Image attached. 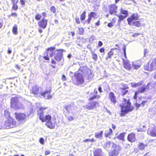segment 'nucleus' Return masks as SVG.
I'll use <instances>...</instances> for the list:
<instances>
[{"instance_id":"nucleus-1","label":"nucleus","mask_w":156,"mask_h":156,"mask_svg":"<svg viewBox=\"0 0 156 156\" xmlns=\"http://www.w3.org/2000/svg\"><path fill=\"white\" fill-rule=\"evenodd\" d=\"M46 108L41 107L37 111V114L39 116V119L42 122H46V125L47 127L50 129H54L55 127V124L52 123L51 120V116L49 115H45L44 111Z\"/></svg>"},{"instance_id":"nucleus-2","label":"nucleus","mask_w":156,"mask_h":156,"mask_svg":"<svg viewBox=\"0 0 156 156\" xmlns=\"http://www.w3.org/2000/svg\"><path fill=\"white\" fill-rule=\"evenodd\" d=\"M122 104L120 105L121 108V115L123 114L125 115L127 112L131 111L132 109L131 107V103L129 101H127L125 99H124Z\"/></svg>"},{"instance_id":"nucleus-3","label":"nucleus","mask_w":156,"mask_h":156,"mask_svg":"<svg viewBox=\"0 0 156 156\" xmlns=\"http://www.w3.org/2000/svg\"><path fill=\"white\" fill-rule=\"evenodd\" d=\"M16 123L15 120L12 117H9L5 120L3 125V128L9 129L12 128L16 126Z\"/></svg>"},{"instance_id":"nucleus-4","label":"nucleus","mask_w":156,"mask_h":156,"mask_svg":"<svg viewBox=\"0 0 156 156\" xmlns=\"http://www.w3.org/2000/svg\"><path fill=\"white\" fill-rule=\"evenodd\" d=\"M20 98L15 97L12 98L11 100V106L15 109H17L22 107V104L19 102Z\"/></svg>"},{"instance_id":"nucleus-5","label":"nucleus","mask_w":156,"mask_h":156,"mask_svg":"<svg viewBox=\"0 0 156 156\" xmlns=\"http://www.w3.org/2000/svg\"><path fill=\"white\" fill-rule=\"evenodd\" d=\"M75 78L73 80V83L75 84H81L84 82V77L82 75L78 73H75L74 74Z\"/></svg>"},{"instance_id":"nucleus-6","label":"nucleus","mask_w":156,"mask_h":156,"mask_svg":"<svg viewBox=\"0 0 156 156\" xmlns=\"http://www.w3.org/2000/svg\"><path fill=\"white\" fill-rule=\"evenodd\" d=\"M15 115L16 119L20 123H24L26 119L29 117V115L24 113H15Z\"/></svg>"},{"instance_id":"nucleus-7","label":"nucleus","mask_w":156,"mask_h":156,"mask_svg":"<svg viewBox=\"0 0 156 156\" xmlns=\"http://www.w3.org/2000/svg\"><path fill=\"white\" fill-rule=\"evenodd\" d=\"M80 70L82 71L83 73L84 72V70H85V74H84V75L87 79L90 80L93 77V76L92 74L90 69L85 67H81L80 69Z\"/></svg>"},{"instance_id":"nucleus-8","label":"nucleus","mask_w":156,"mask_h":156,"mask_svg":"<svg viewBox=\"0 0 156 156\" xmlns=\"http://www.w3.org/2000/svg\"><path fill=\"white\" fill-rule=\"evenodd\" d=\"M144 69L151 71L156 69V58L152 60L150 64H147L144 67Z\"/></svg>"},{"instance_id":"nucleus-9","label":"nucleus","mask_w":156,"mask_h":156,"mask_svg":"<svg viewBox=\"0 0 156 156\" xmlns=\"http://www.w3.org/2000/svg\"><path fill=\"white\" fill-rule=\"evenodd\" d=\"M63 49H59L55 50L54 52V58L57 61L59 62L63 58Z\"/></svg>"},{"instance_id":"nucleus-10","label":"nucleus","mask_w":156,"mask_h":156,"mask_svg":"<svg viewBox=\"0 0 156 156\" xmlns=\"http://www.w3.org/2000/svg\"><path fill=\"white\" fill-rule=\"evenodd\" d=\"M64 108L68 113L74 114L76 112L75 110H76L77 107L74 104H71L64 106Z\"/></svg>"},{"instance_id":"nucleus-11","label":"nucleus","mask_w":156,"mask_h":156,"mask_svg":"<svg viewBox=\"0 0 156 156\" xmlns=\"http://www.w3.org/2000/svg\"><path fill=\"white\" fill-rule=\"evenodd\" d=\"M121 148L120 146L116 145L112 148V151L109 153L110 156H117L120 151Z\"/></svg>"},{"instance_id":"nucleus-12","label":"nucleus","mask_w":156,"mask_h":156,"mask_svg":"<svg viewBox=\"0 0 156 156\" xmlns=\"http://www.w3.org/2000/svg\"><path fill=\"white\" fill-rule=\"evenodd\" d=\"M42 89L38 86H34L32 87L31 92L36 96H40L41 94Z\"/></svg>"},{"instance_id":"nucleus-13","label":"nucleus","mask_w":156,"mask_h":156,"mask_svg":"<svg viewBox=\"0 0 156 156\" xmlns=\"http://www.w3.org/2000/svg\"><path fill=\"white\" fill-rule=\"evenodd\" d=\"M148 135L153 137H156V128L154 125L150 124L147 131Z\"/></svg>"},{"instance_id":"nucleus-14","label":"nucleus","mask_w":156,"mask_h":156,"mask_svg":"<svg viewBox=\"0 0 156 156\" xmlns=\"http://www.w3.org/2000/svg\"><path fill=\"white\" fill-rule=\"evenodd\" d=\"M139 19V16L137 13H134L133 14L130 16L127 19V21L128 24L131 25L132 22L133 20L136 21L138 20Z\"/></svg>"},{"instance_id":"nucleus-15","label":"nucleus","mask_w":156,"mask_h":156,"mask_svg":"<svg viewBox=\"0 0 156 156\" xmlns=\"http://www.w3.org/2000/svg\"><path fill=\"white\" fill-rule=\"evenodd\" d=\"M99 104L98 102H93L91 103H89L88 105L84 106V107L85 108H87L90 110L95 108Z\"/></svg>"},{"instance_id":"nucleus-16","label":"nucleus","mask_w":156,"mask_h":156,"mask_svg":"<svg viewBox=\"0 0 156 156\" xmlns=\"http://www.w3.org/2000/svg\"><path fill=\"white\" fill-rule=\"evenodd\" d=\"M50 89L46 90L44 92L42 91L41 95L42 96L46 99H49L52 97V96L50 94L51 93Z\"/></svg>"},{"instance_id":"nucleus-17","label":"nucleus","mask_w":156,"mask_h":156,"mask_svg":"<svg viewBox=\"0 0 156 156\" xmlns=\"http://www.w3.org/2000/svg\"><path fill=\"white\" fill-rule=\"evenodd\" d=\"M47 20L45 18H43L41 21L38 22V24L39 27L45 29L47 24Z\"/></svg>"},{"instance_id":"nucleus-18","label":"nucleus","mask_w":156,"mask_h":156,"mask_svg":"<svg viewBox=\"0 0 156 156\" xmlns=\"http://www.w3.org/2000/svg\"><path fill=\"white\" fill-rule=\"evenodd\" d=\"M117 7L115 5H112L109 6V13L111 15L115 14L116 13V10Z\"/></svg>"},{"instance_id":"nucleus-19","label":"nucleus","mask_w":156,"mask_h":156,"mask_svg":"<svg viewBox=\"0 0 156 156\" xmlns=\"http://www.w3.org/2000/svg\"><path fill=\"white\" fill-rule=\"evenodd\" d=\"M141 66V62L140 61H136L132 62V69H137L139 68Z\"/></svg>"},{"instance_id":"nucleus-20","label":"nucleus","mask_w":156,"mask_h":156,"mask_svg":"<svg viewBox=\"0 0 156 156\" xmlns=\"http://www.w3.org/2000/svg\"><path fill=\"white\" fill-rule=\"evenodd\" d=\"M55 48V47H53L48 49L46 53L47 54L48 56L49 55L50 57H51L54 55H55L54 52L55 51L54 50Z\"/></svg>"},{"instance_id":"nucleus-21","label":"nucleus","mask_w":156,"mask_h":156,"mask_svg":"<svg viewBox=\"0 0 156 156\" xmlns=\"http://www.w3.org/2000/svg\"><path fill=\"white\" fill-rule=\"evenodd\" d=\"M124 68L127 69L131 70L132 69V66L129 62V61L123 59Z\"/></svg>"},{"instance_id":"nucleus-22","label":"nucleus","mask_w":156,"mask_h":156,"mask_svg":"<svg viewBox=\"0 0 156 156\" xmlns=\"http://www.w3.org/2000/svg\"><path fill=\"white\" fill-rule=\"evenodd\" d=\"M88 18L87 20V23L89 24L90 23L92 18H94V19L96 18V13L94 12H92L88 14Z\"/></svg>"},{"instance_id":"nucleus-23","label":"nucleus","mask_w":156,"mask_h":156,"mask_svg":"<svg viewBox=\"0 0 156 156\" xmlns=\"http://www.w3.org/2000/svg\"><path fill=\"white\" fill-rule=\"evenodd\" d=\"M94 156H103L102 151L101 149L96 148L93 151Z\"/></svg>"},{"instance_id":"nucleus-24","label":"nucleus","mask_w":156,"mask_h":156,"mask_svg":"<svg viewBox=\"0 0 156 156\" xmlns=\"http://www.w3.org/2000/svg\"><path fill=\"white\" fill-rule=\"evenodd\" d=\"M109 98L110 101L112 102L114 104L116 103V98L113 92H111L109 93Z\"/></svg>"},{"instance_id":"nucleus-25","label":"nucleus","mask_w":156,"mask_h":156,"mask_svg":"<svg viewBox=\"0 0 156 156\" xmlns=\"http://www.w3.org/2000/svg\"><path fill=\"white\" fill-rule=\"evenodd\" d=\"M128 140L131 142H133L136 140L135 136L134 133H132L129 134L128 137Z\"/></svg>"},{"instance_id":"nucleus-26","label":"nucleus","mask_w":156,"mask_h":156,"mask_svg":"<svg viewBox=\"0 0 156 156\" xmlns=\"http://www.w3.org/2000/svg\"><path fill=\"white\" fill-rule=\"evenodd\" d=\"M115 144H114L113 142L110 141L107 142L104 147V148L106 149H108L110 147H112V148L113 147Z\"/></svg>"},{"instance_id":"nucleus-27","label":"nucleus","mask_w":156,"mask_h":156,"mask_svg":"<svg viewBox=\"0 0 156 156\" xmlns=\"http://www.w3.org/2000/svg\"><path fill=\"white\" fill-rule=\"evenodd\" d=\"M147 86H146L144 85L138 88V91L139 93H143L144 92L146 91L147 89Z\"/></svg>"},{"instance_id":"nucleus-28","label":"nucleus","mask_w":156,"mask_h":156,"mask_svg":"<svg viewBox=\"0 0 156 156\" xmlns=\"http://www.w3.org/2000/svg\"><path fill=\"white\" fill-rule=\"evenodd\" d=\"M103 134V131H98L95 133V137L96 138H101L102 137Z\"/></svg>"},{"instance_id":"nucleus-29","label":"nucleus","mask_w":156,"mask_h":156,"mask_svg":"<svg viewBox=\"0 0 156 156\" xmlns=\"http://www.w3.org/2000/svg\"><path fill=\"white\" fill-rule=\"evenodd\" d=\"M98 93V91L96 89H95L94 90V94L93 96L92 97H91L89 99L90 100H93L94 99L96 98H99V95H96V94Z\"/></svg>"},{"instance_id":"nucleus-30","label":"nucleus","mask_w":156,"mask_h":156,"mask_svg":"<svg viewBox=\"0 0 156 156\" xmlns=\"http://www.w3.org/2000/svg\"><path fill=\"white\" fill-rule=\"evenodd\" d=\"M142 83L143 81H140L138 83H131V84L132 87H136L137 86H139L142 85Z\"/></svg>"},{"instance_id":"nucleus-31","label":"nucleus","mask_w":156,"mask_h":156,"mask_svg":"<svg viewBox=\"0 0 156 156\" xmlns=\"http://www.w3.org/2000/svg\"><path fill=\"white\" fill-rule=\"evenodd\" d=\"M112 132V130L110 128L109 129L106 130L105 133V136L106 137L108 136Z\"/></svg>"},{"instance_id":"nucleus-32","label":"nucleus","mask_w":156,"mask_h":156,"mask_svg":"<svg viewBox=\"0 0 156 156\" xmlns=\"http://www.w3.org/2000/svg\"><path fill=\"white\" fill-rule=\"evenodd\" d=\"M18 1V0H17V1H16L15 0H14V2H11L13 4L12 7V9L13 10H16L18 9V7L16 5Z\"/></svg>"},{"instance_id":"nucleus-33","label":"nucleus","mask_w":156,"mask_h":156,"mask_svg":"<svg viewBox=\"0 0 156 156\" xmlns=\"http://www.w3.org/2000/svg\"><path fill=\"white\" fill-rule=\"evenodd\" d=\"M126 86H124V87L122 88V91H121V93L123 95H125L128 92V90H127L126 89L128 88L127 87V86L126 85Z\"/></svg>"},{"instance_id":"nucleus-34","label":"nucleus","mask_w":156,"mask_h":156,"mask_svg":"<svg viewBox=\"0 0 156 156\" xmlns=\"http://www.w3.org/2000/svg\"><path fill=\"white\" fill-rule=\"evenodd\" d=\"M147 146V144H144L142 143H140L138 145V147L140 149L142 150L144 149V148Z\"/></svg>"},{"instance_id":"nucleus-35","label":"nucleus","mask_w":156,"mask_h":156,"mask_svg":"<svg viewBox=\"0 0 156 156\" xmlns=\"http://www.w3.org/2000/svg\"><path fill=\"white\" fill-rule=\"evenodd\" d=\"M116 16L119 17L118 21L119 22L121 21L123 19H125L127 16V15L123 16L122 15H116Z\"/></svg>"},{"instance_id":"nucleus-36","label":"nucleus","mask_w":156,"mask_h":156,"mask_svg":"<svg viewBox=\"0 0 156 156\" xmlns=\"http://www.w3.org/2000/svg\"><path fill=\"white\" fill-rule=\"evenodd\" d=\"M124 133H121L117 136V138L123 141L124 140Z\"/></svg>"},{"instance_id":"nucleus-37","label":"nucleus","mask_w":156,"mask_h":156,"mask_svg":"<svg viewBox=\"0 0 156 156\" xmlns=\"http://www.w3.org/2000/svg\"><path fill=\"white\" fill-rule=\"evenodd\" d=\"M91 54L92 55V58L95 61H96L97 60L98 56L97 54L95 53L94 51H92Z\"/></svg>"},{"instance_id":"nucleus-38","label":"nucleus","mask_w":156,"mask_h":156,"mask_svg":"<svg viewBox=\"0 0 156 156\" xmlns=\"http://www.w3.org/2000/svg\"><path fill=\"white\" fill-rule=\"evenodd\" d=\"M10 113L9 112L8 110H4V115L8 118L9 117H11L10 116Z\"/></svg>"},{"instance_id":"nucleus-39","label":"nucleus","mask_w":156,"mask_h":156,"mask_svg":"<svg viewBox=\"0 0 156 156\" xmlns=\"http://www.w3.org/2000/svg\"><path fill=\"white\" fill-rule=\"evenodd\" d=\"M86 12L84 11L82 13L81 15L80 19L81 20L82 22V21L85 19L86 17Z\"/></svg>"},{"instance_id":"nucleus-40","label":"nucleus","mask_w":156,"mask_h":156,"mask_svg":"<svg viewBox=\"0 0 156 156\" xmlns=\"http://www.w3.org/2000/svg\"><path fill=\"white\" fill-rule=\"evenodd\" d=\"M17 27L16 25H15L12 28V32L15 34H17Z\"/></svg>"},{"instance_id":"nucleus-41","label":"nucleus","mask_w":156,"mask_h":156,"mask_svg":"<svg viewBox=\"0 0 156 156\" xmlns=\"http://www.w3.org/2000/svg\"><path fill=\"white\" fill-rule=\"evenodd\" d=\"M114 49H111L110 51H109L108 53V56L106 58V59H107L108 58H111V56L113 54V52L112 51Z\"/></svg>"},{"instance_id":"nucleus-42","label":"nucleus","mask_w":156,"mask_h":156,"mask_svg":"<svg viewBox=\"0 0 156 156\" xmlns=\"http://www.w3.org/2000/svg\"><path fill=\"white\" fill-rule=\"evenodd\" d=\"M133 24L134 25L138 27H140L141 26V24L139 21L133 22Z\"/></svg>"},{"instance_id":"nucleus-43","label":"nucleus","mask_w":156,"mask_h":156,"mask_svg":"<svg viewBox=\"0 0 156 156\" xmlns=\"http://www.w3.org/2000/svg\"><path fill=\"white\" fill-rule=\"evenodd\" d=\"M147 102V101H142V103L140 104L136 103V106L138 108L139 107L141 106H143L144 105V104L146 102Z\"/></svg>"},{"instance_id":"nucleus-44","label":"nucleus","mask_w":156,"mask_h":156,"mask_svg":"<svg viewBox=\"0 0 156 156\" xmlns=\"http://www.w3.org/2000/svg\"><path fill=\"white\" fill-rule=\"evenodd\" d=\"M84 32V29L82 27H80L78 29V33L80 35H82Z\"/></svg>"},{"instance_id":"nucleus-45","label":"nucleus","mask_w":156,"mask_h":156,"mask_svg":"<svg viewBox=\"0 0 156 156\" xmlns=\"http://www.w3.org/2000/svg\"><path fill=\"white\" fill-rule=\"evenodd\" d=\"M120 11L121 14L127 16L128 14V12L127 11L124 10L122 8L121 9Z\"/></svg>"},{"instance_id":"nucleus-46","label":"nucleus","mask_w":156,"mask_h":156,"mask_svg":"<svg viewBox=\"0 0 156 156\" xmlns=\"http://www.w3.org/2000/svg\"><path fill=\"white\" fill-rule=\"evenodd\" d=\"M41 17V15L39 14H37L35 16V19L37 20H39Z\"/></svg>"},{"instance_id":"nucleus-47","label":"nucleus","mask_w":156,"mask_h":156,"mask_svg":"<svg viewBox=\"0 0 156 156\" xmlns=\"http://www.w3.org/2000/svg\"><path fill=\"white\" fill-rule=\"evenodd\" d=\"M50 10L51 12L55 13L56 12V9L55 6H51L50 8Z\"/></svg>"},{"instance_id":"nucleus-48","label":"nucleus","mask_w":156,"mask_h":156,"mask_svg":"<svg viewBox=\"0 0 156 156\" xmlns=\"http://www.w3.org/2000/svg\"><path fill=\"white\" fill-rule=\"evenodd\" d=\"M39 142L42 145H44V139L42 137L40 138L39 139Z\"/></svg>"},{"instance_id":"nucleus-49","label":"nucleus","mask_w":156,"mask_h":156,"mask_svg":"<svg viewBox=\"0 0 156 156\" xmlns=\"http://www.w3.org/2000/svg\"><path fill=\"white\" fill-rule=\"evenodd\" d=\"M67 118L70 121H72L74 119V117L71 116H69L67 117Z\"/></svg>"},{"instance_id":"nucleus-50","label":"nucleus","mask_w":156,"mask_h":156,"mask_svg":"<svg viewBox=\"0 0 156 156\" xmlns=\"http://www.w3.org/2000/svg\"><path fill=\"white\" fill-rule=\"evenodd\" d=\"M138 93H139V92L138 91H136L135 92V95L134 96V99H136L137 98V96L138 94Z\"/></svg>"},{"instance_id":"nucleus-51","label":"nucleus","mask_w":156,"mask_h":156,"mask_svg":"<svg viewBox=\"0 0 156 156\" xmlns=\"http://www.w3.org/2000/svg\"><path fill=\"white\" fill-rule=\"evenodd\" d=\"M20 2L21 4L23 6H24L25 5V2L24 0H20Z\"/></svg>"},{"instance_id":"nucleus-52","label":"nucleus","mask_w":156,"mask_h":156,"mask_svg":"<svg viewBox=\"0 0 156 156\" xmlns=\"http://www.w3.org/2000/svg\"><path fill=\"white\" fill-rule=\"evenodd\" d=\"M75 20L76 23L77 24H80V20L79 18L77 17H76L75 18Z\"/></svg>"},{"instance_id":"nucleus-53","label":"nucleus","mask_w":156,"mask_h":156,"mask_svg":"<svg viewBox=\"0 0 156 156\" xmlns=\"http://www.w3.org/2000/svg\"><path fill=\"white\" fill-rule=\"evenodd\" d=\"M114 25V24L112 22L108 23V26L109 27H112Z\"/></svg>"},{"instance_id":"nucleus-54","label":"nucleus","mask_w":156,"mask_h":156,"mask_svg":"<svg viewBox=\"0 0 156 156\" xmlns=\"http://www.w3.org/2000/svg\"><path fill=\"white\" fill-rule=\"evenodd\" d=\"M103 45V43L101 41H99L98 43V46L101 47V46Z\"/></svg>"},{"instance_id":"nucleus-55","label":"nucleus","mask_w":156,"mask_h":156,"mask_svg":"<svg viewBox=\"0 0 156 156\" xmlns=\"http://www.w3.org/2000/svg\"><path fill=\"white\" fill-rule=\"evenodd\" d=\"M47 13L45 12H44L42 13V15L43 16L44 18L46 16Z\"/></svg>"},{"instance_id":"nucleus-56","label":"nucleus","mask_w":156,"mask_h":156,"mask_svg":"<svg viewBox=\"0 0 156 156\" xmlns=\"http://www.w3.org/2000/svg\"><path fill=\"white\" fill-rule=\"evenodd\" d=\"M140 34L139 33H135L133 35V36L134 37L137 36L139 35Z\"/></svg>"},{"instance_id":"nucleus-57","label":"nucleus","mask_w":156,"mask_h":156,"mask_svg":"<svg viewBox=\"0 0 156 156\" xmlns=\"http://www.w3.org/2000/svg\"><path fill=\"white\" fill-rule=\"evenodd\" d=\"M105 51V49L104 48H101L100 50V51L101 52H104Z\"/></svg>"},{"instance_id":"nucleus-58","label":"nucleus","mask_w":156,"mask_h":156,"mask_svg":"<svg viewBox=\"0 0 156 156\" xmlns=\"http://www.w3.org/2000/svg\"><path fill=\"white\" fill-rule=\"evenodd\" d=\"M62 79L63 81L66 80V77L64 75H63L62 77Z\"/></svg>"},{"instance_id":"nucleus-59","label":"nucleus","mask_w":156,"mask_h":156,"mask_svg":"<svg viewBox=\"0 0 156 156\" xmlns=\"http://www.w3.org/2000/svg\"><path fill=\"white\" fill-rule=\"evenodd\" d=\"M50 151H45V154L46 155H48L50 154Z\"/></svg>"},{"instance_id":"nucleus-60","label":"nucleus","mask_w":156,"mask_h":156,"mask_svg":"<svg viewBox=\"0 0 156 156\" xmlns=\"http://www.w3.org/2000/svg\"><path fill=\"white\" fill-rule=\"evenodd\" d=\"M43 58L46 60H49V58L48 57H48L46 56H44Z\"/></svg>"},{"instance_id":"nucleus-61","label":"nucleus","mask_w":156,"mask_h":156,"mask_svg":"<svg viewBox=\"0 0 156 156\" xmlns=\"http://www.w3.org/2000/svg\"><path fill=\"white\" fill-rule=\"evenodd\" d=\"M90 142V139H87L83 141V142Z\"/></svg>"},{"instance_id":"nucleus-62","label":"nucleus","mask_w":156,"mask_h":156,"mask_svg":"<svg viewBox=\"0 0 156 156\" xmlns=\"http://www.w3.org/2000/svg\"><path fill=\"white\" fill-rule=\"evenodd\" d=\"M100 20H98V21L95 23V25L97 26H99L100 25Z\"/></svg>"},{"instance_id":"nucleus-63","label":"nucleus","mask_w":156,"mask_h":156,"mask_svg":"<svg viewBox=\"0 0 156 156\" xmlns=\"http://www.w3.org/2000/svg\"><path fill=\"white\" fill-rule=\"evenodd\" d=\"M95 39V36H92L90 37V39H91L92 40H94Z\"/></svg>"},{"instance_id":"nucleus-64","label":"nucleus","mask_w":156,"mask_h":156,"mask_svg":"<svg viewBox=\"0 0 156 156\" xmlns=\"http://www.w3.org/2000/svg\"><path fill=\"white\" fill-rule=\"evenodd\" d=\"M122 49L124 53L125 54V53H126V48L125 47L123 48Z\"/></svg>"}]
</instances>
